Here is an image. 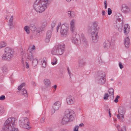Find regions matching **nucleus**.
<instances>
[{"label": "nucleus", "instance_id": "f257e3e1", "mask_svg": "<svg viewBox=\"0 0 131 131\" xmlns=\"http://www.w3.org/2000/svg\"><path fill=\"white\" fill-rule=\"evenodd\" d=\"M50 3V0H36L34 4V8L37 12L42 13L47 8Z\"/></svg>", "mask_w": 131, "mask_h": 131}, {"label": "nucleus", "instance_id": "f03ea898", "mask_svg": "<svg viewBox=\"0 0 131 131\" xmlns=\"http://www.w3.org/2000/svg\"><path fill=\"white\" fill-rule=\"evenodd\" d=\"M14 118L9 117L5 122L2 131H18L15 127Z\"/></svg>", "mask_w": 131, "mask_h": 131}, {"label": "nucleus", "instance_id": "7ed1b4c3", "mask_svg": "<svg viewBox=\"0 0 131 131\" xmlns=\"http://www.w3.org/2000/svg\"><path fill=\"white\" fill-rule=\"evenodd\" d=\"M74 112L70 110L67 109L65 112V115L63 118L62 123L65 124L69 122L72 121L74 119Z\"/></svg>", "mask_w": 131, "mask_h": 131}, {"label": "nucleus", "instance_id": "20e7f679", "mask_svg": "<svg viewBox=\"0 0 131 131\" xmlns=\"http://www.w3.org/2000/svg\"><path fill=\"white\" fill-rule=\"evenodd\" d=\"M64 47L63 44L58 45L53 48L51 51V53L53 55H61L63 53Z\"/></svg>", "mask_w": 131, "mask_h": 131}, {"label": "nucleus", "instance_id": "39448f33", "mask_svg": "<svg viewBox=\"0 0 131 131\" xmlns=\"http://www.w3.org/2000/svg\"><path fill=\"white\" fill-rule=\"evenodd\" d=\"M71 40L73 42L77 45L80 43V42L84 43H86L87 42L84 35L83 34H82L81 37L79 35L76 34L73 35Z\"/></svg>", "mask_w": 131, "mask_h": 131}, {"label": "nucleus", "instance_id": "423d86ee", "mask_svg": "<svg viewBox=\"0 0 131 131\" xmlns=\"http://www.w3.org/2000/svg\"><path fill=\"white\" fill-rule=\"evenodd\" d=\"M20 127L29 130L31 128L28 118L26 117L22 118L19 121Z\"/></svg>", "mask_w": 131, "mask_h": 131}, {"label": "nucleus", "instance_id": "0eeeda50", "mask_svg": "<svg viewBox=\"0 0 131 131\" xmlns=\"http://www.w3.org/2000/svg\"><path fill=\"white\" fill-rule=\"evenodd\" d=\"M13 56L12 50L9 48H6L5 49L4 54L2 55V58L3 60H9L12 58Z\"/></svg>", "mask_w": 131, "mask_h": 131}, {"label": "nucleus", "instance_id": "6e6552de", "mask_svg": "<svg viewBox=\"0 0 131 131\" xmlns=\"http://www.w3.org/2000/svg\"><path fill=\"white\" fill-rule=\"evenodd\" d=\"M98 32V30L96 27L92 30L90 34L92 41L93 42H95L98 41L99 38Z\"/></svg>", "mask_w": 131, "mask_h": 131}, {"label": "nucleus", "instance_id": "1a4fd4ad", "mask_svg": "<svg viewBox=\"0 0 131 131\" xmlns=\"http://www.w3.org/2000/svg\"><path fill=\"white\" fill-rule=\"evenodd\" d=\"M61 35V36L66 37L68 35V30L65 25H62L61 27L60 31Z\"/></svg>", "mask_w": 131, "mask_h": 131}, {"label": "nucleus", "instance_id": "9d476101", "mask_svg": "<svg viewBox=\"0 0 131 131\" xmlns=\"http://www.w3.org/2000/svg\"><path fill=\"white\" fill-rule=\"evenodd\" d=\"M113 26L119 32H121L122 30L123 24L122 22L120 23L116 21L114 23Z\"/></svg>", "mask_w": 131, "mask_h": 131}, {"label": "nucleus", "instance_id": "9b49d317", "mask_svg": "<svg viewBox=\"0 0 131 131\" xmlns=\"http://www.w3.org/2000/svg\"><path fill=\"white\" fill-rule=\"evenodd\" d=\"M75 21L74 19L71 20L70 23V29L71 31L73 33L75 30Z\"/></svg>", "mask_w": 131, "mask_h": 131}, {"label": "nucleus", "instance_id": "f8f14e48", "mask_svg": "<svg viewBox=\"0 0 131 131\" xmlns=\"http://www.w3.org/2000/svg\"><path fill=\"white\" fill-rule=\"evenodd\" d=\"M61 107L60 102L57 101L54 103L52 105L53 108L55 110H58Z\"/></svg>", "mask_w": 131, "mask_h": 131}, {"label": "nucleus", "instance_id": "ddd939ff", "mask_svg": "<svg viewBox=\"0 0 131 131\" xmlns=\"http://www.w3.org/2000/svg\"><path fill=\"white\" fill-rule=\"evenodd\" d=\"M111 45V42L110 41L107 40L105 41L103 44V47L105 49H108Z\"/></svg>", "mask_w": 131, "mask_h": 131}, {"label": "nucleus", "instance_id": "4468645a", "mask_svg": "<svg viewBox=\"0 0 131 131\" xmlns=\"http://www.w3.org/2000/svg\"><path fill=\"white\" fill-rule=\"evenodd\" d=\"M125 109L122 106H120L118 109L119 114L122 116V117L124 118V115L125 113Z\"/></svg>", "mask_w": 131, "mask_h": 131}, {"label": "nucleus", "instance_id": "2eb2a0df", "mask_svg": "<svg viewBox=\"0 0 131 131\" xmlns=\"http://www.w3.org/2000/svg\"><path fill=\"white\" fill-rule=\"evenodd\" d=\"M130 31V26L128 24H125L124 25L123 31L125 35H127L129 33Z\"/></svg>", "mask_w": 131, "mask_h": 131}, {"label": "nucleus", "instance_id": "dca6fc26", "mask_svg": "<svg viewBox=\"0 0 131 131\" xmlns=\"http://www.w3.org/2000/svg\"><path fill=\"white\" fill-rule=\"evenodd\" d=\"M52 32L51 31L48 30L47 32L45 41L46 42H48L50 40V39L51 37Z\"/></svg>", "mask_w": 131, "mask_h": 131}, {"label": "nucleus", "instance_id": "f3484780", "mask_svg": "<svg viewBox=\"0 0 131 131\" xmlns=\"http://www.w3.org/2000/svg\"><path fill=\"white\" fill-rule=\"evenodd\" d=\"M66 101L68 104H73L74 100V99L71 96H69L67 98Z\"/></svg>", "mask_w": 131, "mask_h": 131}, {"label": "nucleus", "instance_id": "a211bd4d", "mask_svg": "<svg viewBox=\"0 0 131 131\" xmlns=\"http://www.w3.org/2000/svg\"><path fill=\"white\" fill-rule=\"evenodd\" d=\"M27 53L28 54L27 58L29 60L32 61L35 58L32 55V53L30 49L29 48L27 50Z\"/></svg>", "mask_w": 131, "mask_h": 131}, {"label": "nucleus", "instance_id": "6ab92c4d", "mask_svg": "<svg viewBox=\"0 0 131 131\" xmlns=\"http://www.w3.org/2000/svg\"><path fill=\"white\" fill-rule=\"evenodd\" d=\"M121 11L123 13H127L129 8L125 4H123L122 5Z\"/></svg>", "mask_w": 131, "mask_h": 131}, {"label": "nucleus", "instance_id": "aec40b11", "mask_svg": "<svg viewBox=\"0 0 131 131\" xmlns=\"http://www.w3.org/2000/svg\"><path fill=\"white\" fill-rule=\"evenodd\" d=\"M43 83L46 87L48 88L51 85L50 80L47 79H45L43 80Z\"/></svg>", "mask_w": 131, "mask_h": 131}, {"label": "nucleus", "instance_id": "412c9836", "mask_svg": "<svg viewBox=\"0 0 131 131\" xmlns=\"http://www.w3.org/2000/svg\"><path fill=\"white\" fill-rule=\"evenodd\" d=\"M124 44L125 47L128 48L129 46V39L128 37L126 38L124 40Z\"/></svg>", "mask_w": 131, "mask_h": 131}, {"label": "nucleus", "instance_id": "4be33fe9", "mask_svg": "<svg viewBox=\"0 0 131 131\" xmlns=\"http://www.w3.org/2000/svg\"><path fill=\"white\" fill-rule=\"evenodd\" d=\"M86 64V62L83 59H80L78 62V65L80 67H83Z\"/></svg>", "mask_w": 131, "mask_h": 131}, {"label": "nucleus", "instance_id": "5701e85b", "mask_svg": "<svg viewBox=\"0 0 131 131\" xmlns=\"http://www.w3.org/2000/svg\"><path fill=\"white\" fill-rule=\"evenodd\" d=\"M18 92L20 93L25 97H26L28 96L27 91L25 89H23L22 90H19V91H18Z\"/></svg>", "mask_w": 131, "mask_h": 131}, {"label": "nucleus", "instance_id": "b1692460", "mask_svg": "<svg viewBox=\"0 0 131 131\" xmlns=\"http://www.w3.org/2000/svg\"><path fill=\"white\" fill-rule=\"evenodd\" d=\"M18 92L20 93L25 97H26L28 96L27 91L25 89H23L22 90H19V91H18Z\"/></svg>", "mask_w": 131, "mask_h": 131}, {"label": "nucleus", "instance_id": "393cba45", "mask_svg": "<svg viewBox=\"0 0 131 131\" xmlns=\"http://www.w3.org/2000/svg\"><path fill=\"white\" fill-rule=\"evenodd\" d=\"M99 75L97 77V79H100L106 78V75L105 73L102 72H99Z\"/></svg>", "mask_w": 131, "mask_h": 131}, {"label": "nucleus", "instance_id": "a878e982", "mask_svg": "<svg viewBox=\"0 0 131 131\" xmlns=\"http://www.w3.org/2000/svg\"><path fill=\"white\" fill-rule=\"evenodd\" d=\"M116 20L118 21V23L122 22V20H123V17L121 14L118 13L117 14Z\"/></svg>", "mask_w": 131, "mask_h": 131}, {"label": "nucleus", "instance_id": "bb28decb", "mask_svg": "<svg viewBox=\"0 0 131 131\" xmlns=\"http://www.w3.org/2000/svg\"><path fill=\"white\" fill-rule=\"evenodd\" d=\"M106 78L97 79L98 83L101 84H104L106 81Z\"/></svg>", "mask_w": 131, "mask_h": 131}, {"label": "nucleus", "instance_id": "cd10ccee", "mask_svg": "<svg viewBox=\"0 0 131 131\" xmlns=\"http://www.w3.org/2000/svg\"><path fill=\"white\" fill-rule=\"evenodd\" d=\"M31 61H32V65L33 66L35 67L37 64L38 61L37 58H35Z\"/></svg>", "mask_w": 131, "mask_h": 131}, {"label": "nucleus", "instance_id": "c85d7f7f", "mask_svg": "<svg viewBox=\"0 0 131 131\" xmlns=\"http://www.w3.org/2000/svg\"><path fill=\"white\" fill-rule=\"evenodd\" d=\"M109 93L110 95L114 97V90L112 88H111L109 89Z\"/></svg>", "mask_w": 131, "mask_h": 131}, {"label": "nucleus", "instance_id": "c756f323", "mask_svg": "<svg viewBox=\"0 0 131 131\" xmlns=\"http://www.w3.org/2000/svg\"><path fill=\"white\" fill-rule=\"evenodd\" d=\"M1 69L3 72H5L7 71L8 68L6 65H4L2 67Z\"/></svg>", "mask_w": 131, "mask_h": 131}, {"label": "nucleus", "instance_id": "7c9ffc66", "mask_svg": "<svg viewBox=\"0 0 131 131\" xmlns=\"http://www.w3.org/2000/svg\"><path fill=\"white\" fill-rule=\"evenodd\" d=\"M6 45V43L4 41L0 42V48L5 47Z\"/></svg>", "mask_w": 131, "mask_h": 131}, {"label": "nucleus", "instance_id": "2f4dec72", "mask_svg": "<svg viewBox=\"0 0 131 131\" xmlns=\"http://www.w3.org/2000/svg\"><path fill=\"white\" fill-rule=\"evenodd\" d=\"M57 60L56 58H53L52 60V62H51V63L53 65H54L56 64L57 63Z\"/></svg>", "mask_w": 131, "mask_h": 131}, {"label": "nucleus", "instance_id": "473e14b6", "mask_svg": "<svg viewBox=\"0 0 131 131\" xmlns=\"http://www.w3.org/2000/svg\"><path fill=\"white\" fill-rule=\"evenodd\" d=\"M68 14L69 15V16L70 17H73L74 15L73 12H71L70 11H68Z\"/></svg>", "mask_w": 131, "mask_h": 131}, {"label": "nucleus", "instance_id": "72a5a7b5", "mask_svg": "<svg viewBox=\"0 0 131 131\" xmlns=\"http://www.w3.org/2000/svg\"><path fill=\"white\" fill-rule=\"evenodd\" d=\"M25 83H22L20 85L18 88V89L19 90H22L23 87L25 85Z\"/></svg>", "mask_w": 131, "mask_h": 131}, {"label": "nucleus", "instance_id": "f704fd0d", "mask_svg": "<svg viewBox=\"0 0 131 131\" xmlns=\"http://www.w3.org/2000/svg\"><path fill=\"white\" fill-rule=\"evenodd\" d=\"M8 25L10 29H13L15 27L13 24V22H8Z\"/></svg>", "mask_w": 131, "mask_h": 131}, {"label": "nucleus", "instance_id": "c9c22d12", "mask_svg": "<svg viewBox=\"0 0 131 131\" xmlns=\"http://www.w3.org/2000/svg\"><path fill=\"white\" fill-rule=\"evenodd\" d=\"M29 28V27L28 26H26L24 28V30L28 34H29L30 33Z\"/></svg>", "mask_w": 131, "mask_h": 131}, {"label": "nucleus", "instance_id": "e433bc0d", "mask_svg": "<svg viewBox=\"0 0 131 131\" xmlns=\"http://www.w3.org/2000/svg\"><path fill=\"white\" fill-rule=\"evenodd\" d=\"M46 63L45 60H43V62L42 64V67L43 68H45L46 67Z\"/></svg>", "mask_w": 131, "mask_h": 131}, {"label": "nucleus", "instance_id": "4c0bfd02", "mask_svg": "<svg viewBox=\"0 0 131 131\" xmlns=\"http://www.w3.org/2000/svg\"><path fill=\"white\" fill-rule=\"evenodd\" d=\"M107 12L108 15H110L112 13V10L110 8H108V9Z\"/></svg>", "mask_w": 131, "mask_h": 131}, {"label": "nucleus", "instance_id": "58836bf2", "mask_svg": "<svg viewBox=\"0 0 131 131\" xmlns=\"http://www.w3.org/2000/svg\"><path fill=\"white\" fill-rule=\"evenodd\" d=\"M14 19V17L13 15H12L10 18L9 19V20L8 22H13V20Z\"/></svg>", "mask_w": 131, "mask_h": 131}, {"label": "nucleus", "instance_id": "ea45409f", "mask_svg": "<svg viewBox=\"0 0 131 131\" xmlns=\"http://www.w3.org/2000/svg\"><path fill=\"white\" fill-rule=\"evenodd\" d=\"M4 112V111L2 107L0 106V115L2 114Z\"/></svg>", "mask_w": 131, "mask_h": 131}, {"label": "nucleus", "instance_id": "a19ab883", "mask_svg": "<svg viewBox=\"0 0 131 131\" xmlns=\"http://www.w3.org/2000/svg\"><path fill=\"white\" fill-rule=\"evenodd\" d=\"M79 127L78 126H75L74 128L73 131H78Z\"/></svg>", "mask_w": 131, "mask_h": 131}, {"label": "nucleus", "instance_id": "79ce46f5", "mask_svg": "<svg viewBox=\"0 0 131 131\" xmlns=\"http://www.w3.org/2000/svg\"><path fill=\"white\" fill-rule=\"evenodd\" d=\"M120 97L118 95L117 96H116V98L114 100V101L115 103L117 102L118 101V99H119V98Z\"/></svg>", "mask_w": 131, "mask_h": 131}, {"label": "nucleus", "instance_id": "37998d69", "mask_svg": "<svg viewBox=\"0 0 131 131\" xmlns=\"http://www.w3.org/2000/svg\"><path fill=\"white\" fill-rule=\"evenodd\" d=\"M108 95L107 93H105L104 97V99L105 100H107V98L108 97Z\"/></svg>", "mask_w": 131, "mask_h": 131}, {"label": "nucleus", "instance_id": "c03bdc74", "mask_svg": "<svg viewBox=\"0 0 131 131\" xmlns=\"http://www.w3.org/2000/svg\"><path fill=\"white\" fill-rule=\"evenodd\" d=\"M5 96L2 95L0 97V100H3L5 99Z\"/></svg>", "mask_w": 131, "mask_h": 131}, {"label": "nucleus", "instance_id": "a18cd8bd", "mask_svg": "<svg viewBox=\"0 0 131 131\" xmlns=\"http://www.w3.org/2000/svg\"><path fill=\"white\" fill-rule=\"evenodd\" d=\"M104 7L105 9L107 8V3L106 1L105 0L104 1Z\"/></svg>", "mask_w": 131, "mask_h": 131}, {"label": "nucleus", "instance_id": "49530a36", "mask_svg": "<svg viewBox=\"0 0 131 131\" xmlns=\"http://www.w3.org/2000/svg\"><path fill=\"white\" fill-rule=\"evenodd\" d=\"M45 119L44 118H42L40 120V122L41 123H43L44 122Z\"/></svg>", "mask_w": 131, "mask_h": 131}, {"label": "nucleus", "instance_id": "de8ad7c7", "mask_svg": "<svg viewBox=\"0 0 131 131\" xmlns=\"http://www.w3.org/2000/svg\"><path fill=\"white\" fill-rule=\"evenodd\" d=\"M56 24L55 23L53 22L51 24V27L52 29L55 26Z\"/></svg>", "mask_w": 131, "mask_h": 131}, {"label": "nucleus", "instance_id": "09e8293b", "mask_svg": "<svg viewBox=\"0 0 131 131\" xmlns=\"http://www.w3.org/2000/svg\"><path fill=\"white\" fill-rule=\"evenodd\" d=\"M61 25V24L59 23L58 24V26L57 27V32L58 31V29L59 28V27Z\"/></svg>", "mask_w": 131, "mask_h": 131}, {"label": "nucleus", "instance_id": "8fccbe9b", "mask_svg": "<svg viewBox=\"0 0 131 131\" xmlns=\"http://www.w3.org/2000/svg\"><path fill=\"white\" fill-rule=\"evenodd\" d=\"M119 66L120 69H122L123 68V66L121 63L119 62Z\"/></svg>", "mask_w": 131, "mask_h": 131}, {"label": "nucleus", "instance_id": "3c124183", "mask_svg": "<svg viewBox=\"0 0 131 131\" xmlns=\"http://www.w3.org/2000/svg\"><path fill=\"white\" fill-rule=\"evenodd\" d=\"M25 67L27 69L29 67L28 64L27 62H26Z\"/></svg>", "mask_w": 131, "mask_h": 131}, {"label": "nucleus", "instance_id": "603ef678", "mask_svg": "<svg viewBox=\"0 0 131 131\" xmlns=\"http://www.w3.org/2000/svg\"><path fill=\"white\" fill-rule=\"evenodd\" d=\"M35 49V47L34 45H33L32 46V47L31 49H30L31 50V51L32 50H34Z\"/></svg>", "mask_w": 131, "mask_h": 131}, {"label": "nucleus", "instance_id": "864d4df0", "mask_svg": "<svg viewBox=\"0 0 131 131\" xmlns=\"http://www.w3.org/2000/svg\"><path fill=\"white\" fill-rule=\"evenodd\" d=\"M102 14L103 16H104L105 14V11L103 10L102 12Z\"/></svg>", "mask_w": 131, "mask_h": 131}, {"label": "nucleus", "instance_id": "5fc2aeb1", "mask_svg": "<svg viewBox=\"0 0 131 131\" xmlns=\"http://www.w3.org/2000/svg\"><path fill=\"white\" fill-rule=\"evenodd\" d=\"M68 73L69 76L71 77L72 76V74L70 71L68 72Z\"/></svg>", "mask_w": 131, "mask_h": 131}, {"label": "nucleus", "instance_id": "6e6d98bb", "mask_svg": "<svg viewBox=\"0 0 131 131\" xmlns=\"http://www.w3.org/2000/svg\"><path fill=\"white\" fill-rule=\"evenodd\" d=\"M57 110H55L54 109H53L51 111V113L52 114H53L56 111H57Z\"/></svg>", "mask_w": 131, "mask_h": 131}, {"label": "nucleus", "instance_id": "4d7b16f0", "mask_svg": "<svg viewBox=\"0 0 131 131\" xmlns=\"http://www.w3.org/2000/svg\"><path fill=\"white\" fill-rule=\"evenodd\" d=\"M57 87V86L56 85H54L52 86V88L55 89V90L56 89Z\"/></svg>", "mask_w": 131, "mask_h": 131}, {"label": "nucleus", "instance_id": "13d9d810", "mask_svg": "<svg viewBox=\"0 0 131 131\" xmlns=\"http://www.w3.org/2000/svg\"><path fill=\"white\" fill-rule=\"evenodd\" d=\"M120 127V126L119 125H118L116 126V127L117 128V129L118 130V131H120V130H119V128Z\"/></svg>", "mask_w": 131, "mask_h": 131}, {"label": "nucleus", "instance_id": "bf43d9fd", "mask_svg": "<svg viewBox=\"0 0 131 131\" xmlns=\"http://www.w3.org/2000/svg\"><path fill=\"white\" fill-rule=\"evenodd\" d=\"M93 25H94L95 26H97V24L96 22H94L93 23Z\"/></svg>", "mask_w": 131, "mask_h": 131}, {"label": "nucleus", "instance_id": "052dcab7", "mask_svg": "<svg viewBox=\"0 0 131 131\" xmlns=\"http://www.w3.org/2000/svg\"><path fill=\"white\" fill-rule=\"evenodd\" d=\"M60 131H69L68 130L66 129H61Z\"/></svg>", "mask_w": 131, "mask_h": 131}, {"label": "nucleus", "instance_id": "680f3d73", "mask_svg": "<svg viewBox=\"0 0 131 131\" xmlns=\"http://www.w3.org/2000/svg\"><path fill=\"white\" fill-rule=\"evenodd\" d=\"M79 126L81 127H83L84 126V124L83 123H81L80 124Z\"/></svg>", "mask_w": 131, "mask_h": 131}, {"label": "nucleus", "instance_id": "e2e57ef3", "mask_svg": "<svg viewBox=\"0 0 131 131\" xmlns=\"http://www.w3.org/2000/svg\"><path fill=\"white\" fill-rule=\"evenodd\" d=\"M36 32L38 33H40L41 31L40 30H36Z\"/></svg>", "mask_w": 131, "mask_h": 131}, {"label": "nucleus", "instance_id": "0e129e2a", "mask_svg": "<svg viewBox=\"0 0 131 131\" xmlns=\"http://www.w3.org/2000/svg\"><path fill=\"white\" fill-rule=\"evenodd\" d=\"M108 113H109V114L110 116V117H111V113L110 112V109L109 110Z\"/></svg>", "mask_w": 131, "mask_h": 131}, {"label": "nucleus", "instance_id": "69168bd1", "mask_svg": "<svg viewBox=\"0 0 131 131\" xmlns=\"http://www.w3.org/2000/svg\"><path fill=\"white\" fill-rule=\"evenodd\" d=\"M119 115H120L119 114H118V115H117V117L118 118H120V117L119 116Z\"/></svg>", "mask_w": 131, "mask_h": 131}, {"label": "nucleus", "instance_id": "338daca9", "mask_svg": "<svg viewBox=\"0 0 131 131\" xmlns=\"http://www.w3.org/2000/svg\"><path fill=\"white\" fill-rule=\"evenodd\" d=\"M21 60L22 61H24V58H23V57L22 58Z\"/></svg>", "mask_w": 131, "mask_h": 131}, {"label": "nucleus", "instance_id": "774afa93", "mask_svg": "<svg viewBox=\"0 0 131 131\" xmlns=\"http://www.w3.org/2000/svg\"><path fill=\"white\" fill-rule=\"evenodd\" d=\"M21 55H23L24 54V53L23 52V51H22H22H21Z\"/></svg>", "mask_w": 131, "mask_h": 131}]
</instances>
